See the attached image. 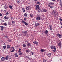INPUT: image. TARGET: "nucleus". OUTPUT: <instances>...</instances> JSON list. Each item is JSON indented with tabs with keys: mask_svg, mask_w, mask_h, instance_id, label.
<instances>
[{
	"mask_svg": "<svg viewBox=\"0 0 62 62\" xmlns=\"http://www.w3.org/2000/svg\"><path fill=\"white\" fill-rule=\"evenodd\" d=\"M41 19V18L39 16H37L36 18V20H38L39 21V20H40Z\"/></svg>",
	"mask_w": 62,
	"mask_h": 62,
	"instance_id": "f257e3e1",
	"label": "nucleus"
},
{
	"mask_svg": "<svg viewBox=\"0 0 62 62\" xmlns=\"http://www.w3.org/2000/svg\"><path fill=\"white\" fill-rule=\"evenodd\" d=\"M22 33L23 34H24V35H26V34L27 33V32L26 31H22Z\"/></svg>",
	"mask_w": 62,
	"mask_h": 62,
	"instance_id": "f03ea898",
	"label": "nucleus"
},
{
	"mask_svg": "<svg viewBox=\"0 0 62 62\" xmlns=\"http://www.w3.org/2000/svg\"><path fill=\"white\" fill-rule=\"evenodd\" d=\"M25 8L26 9L28 10L29 11L31 9V8L30 6H27Z\"/></svg>",
	"mask_w": 62,
	"mask_h": 62,
	"instance_id": "7ed1b4c3",
	"label": "nucleus"
},
{
	"mask_svg": "<svg viewBox=\"0 0 62 62\" xmlns=\"http://www.w3.org/2000/svg\"><path fill=\"white\" fill-rule=\"evenodd\" d=\"M36 8L35 9L36 10H38L39 8V5H37L36 6Z\"/></svg>",
	"mask_w": 62,
	"mask_h": 62,
	"instance_id": "20e7f679",
	"label": "nucleus"
},
{
	"mask_svg": "<svg viewBox=\"0 0 62 62\" xmlns=\"http://www.w3.org/2000/svg\"><path fill=\"white\" fill-rule=\"evenodd\" d=\"M5 57H2L1 58V60L3 62L5 61Z\"/></svg>",
	"mask_w": 62,
	"mask_h": 62,
	"instance_id": "39448f33",
	"label": "nucleus"
},
{
	"mask_svg": "<svg viewBox=\"0 0 62 62\" xmlns=\"http://www.w3.org/2000/svg\"><path fill=\"white\" fill-rule=\"evenodd\" d=\"M39 23H36L35 25V26H36V27L38 26H39Z\"/></svg>",
	"mask_w": 62,
	"mask_h": 62,
	"instance_id": "423d86ee",
	"label": "nucleus"
},
{
	"mask_svg": "<svg viewBox=\"0 0 62 62\" xmlns=\"http://www.w3.org/2000/svg\"><path fill=\"white\" fill-rule=\"evenodd\" d=\"M27 47H29L30 46H31V43H29L27 44Z\"/></svg>",
	"mask_w": 62,
	"mask_h": 62,
	"instance_id": "0eeeda50",
	"label": "nucleus"
},
{
	"mask_svg": "<svg viewBox=\"0 0 62 62\" xmlns=\"http://www.w3.org/2000/svg\"><path fill=\"white\" fill-rule=\"evenodd\" d=\"M51 54H51V53L48 54H47V56H48V57H50V56H51Z\"/></svg>",
	"mask_w": 62,
	"mask_h": 62,
	"instance_id": "6e6552de",
	"label": "nucleus"
},
{
	"mask_svg": "<svg viewBox=\"0 0 62 62\" xmlns=\"http://www.w3.org/2000/svg\"><path fill=\"white\" fill-rule=\"evenodd\" d=\"M58 35L59 37L60 38H61L62 37V35L61 34L60 35L58 33Z\"/></svg>",
	"mask_w": 62,
	"mask_h": 62,
	"instance_id": "1a4fd4ad",
	"label": "nucleus"
},
{
	"mask_svg": "<svg viewBox=\"0 0 62 62\" xmlns=\"http://www.w3.org/2000/svg\"><path fill=\"white\" fill-rule=\"evenodd\" d=\"M40 51L41 52H45V50L43 49H42L40 50Z\"/></svg>",
	"mask_w": 62,
	"mask_h": 62,
	"instance_id": "9d476101",
	"label": "nucleus"
},
{
	"mask_svg": "<svg viewBox=\"0 0 62 62\" xmlns=\"http://www.w3.org/2000/svg\"><path fill=\"white\" fill-rule=\"evenodd\" d=\"M58 45L59 46H60L61 45V42L60 41L58 44Z\"/></svg>",
	"mask_w": 62,
	"mask_h": 62,
	"instance_id": "9b49d317",
	"label": "nucleus"
},
{
	"mask_svg": "<svg viewBox=\"0 0 62 62\" xmlns=\"http://www.w3.org/2000/svg\"><path fill=\"white\" fill-rule=\"evenodd\" d=\"M48 31H47V30H46L44 32L45 34H48Z\"/></svg>",
	"mask_w": 62,
	"mask_h": 62,
	"instance_id": "f8f14e48",
	"label": "nucleus"
},
{
	"mask_svg": "<svg viewBox=\"0 0 62 62\" xmlns=\"http://www.w3.org/2000/svg\"><path fill=\"white\" fill-rule=\"evenodd\" d=\"M17 53H16L15 54V56L16 57H18V55H17Z\"/></svg>",
	"mask_w": 62,
	"mask_h": 62,
	"instance_id": "ddd939ff",
	"label": "nucleus"
},
{
	"mask_svg": "<svg viewBox=\"0 0 62 62\" xmlns=\"http://www.w3.org/2000/svg\"><path fill=\"white\" fill-rule=\"evenodd\" d=\"M1 31H3V30H4L3 29H4V27L1 26Z\"/></svg>",
	"mask_w": 62,
	"mask_h": 62,
	"instance_id": "4468645a",
	"label": "nucleus"
},
{
	"mask_svg": "<svg viewBox=\"0 0 62 62\" xmlns=\"http://www.w3.org/2000/svg\"><path fill=\"white\" fill-rule=\"evenodd\" d=\"M56 12H55V11H54V10H53L52 11V13L53 15H54V14Z\"/></svg>",
	"mask_w": 62,
	"mask_h": 62,
	"instance_id": "2eb2a0df",
	"label": "nucleus"
},
{
	"mask_svg": "<svg viewBox=\"0 0 62 62\" xmlns=\"http://www.w3.org/2000/svg\"><path fill=\"white\" fill-rule=\"evenodd\" d=\"M60 4L61 6H62V0L60 2Z\"/></svg>",
	"mask_w": 62,
	"mask_h": 62,
	"instance_id": "dca6fc26",
	"label": "nucleus"
},
{
	"mask_svg": "<svg viewBox=\"0 0 62 62\" xmlns=\"http://www.w3.org/2000/svg\"><path fill=\"white\" fill-rule=\"evenodd\" d=\"M7 49H9L10 48V45H7Z\"/></svg>",
	"mask_w": 62,
	"mask_h": 62,
	"instance_id": "f3484780",
	"label": "nucleus"
},
{
	"mask_svg": "<svg viewBox=\"0 0 62 62\" xmlns=\"http://www.w3.org/2000/svg\"><path fill=\"white\" fill-rule=\"evenodd\" d=\"M4 18L5 19H6V20H8V19H9L6 16L4 17Z\"/></svg>",
	"mask_w": 62,
	"mask_h": 62,
	"instance_id": "a211bd4d",
	"label": "nucleus"
},
{
	"mask_svg": "<svg viewBox=\"0 0 62 62\" xmlns=\"http://www.w3.org/2000/svg\"><path fill=\"white\" fill-rule=\"evenodd\" d=\"M5 59L6 60H8V55L6 56L5 57Z\"/></svg>",
	"mask_w": 62,
	"mask_h": 62,
	"instance_id": "6ab92c4d",
	"label": "nucleus"
},
{
	"mask_svg": "<svg viewBox=\"0 0 62 62\" xmlns=\"http://www.w3.org/2000/svg\"><path fill=\"white\" fill-rule=\"evenodd\" d=\"M54 46H51L50 47V48L51 49H54Z\"/></svg>",
	"mask_w": 62,
	"mask_h": 62,
	"instance_id": "aec40b11",
	"label": "nucleus"
},
{
	"mask_svg": "<svg viewBox=\"0 0 62 62\" xmlns=\"http://www.w3.org/2000/svg\"><path fill=\"white\" fill-rule=\"evenodd\" d=\"M43 11L44 12H47V10L45 9H44L43 10Z\"/></svg>",
	"mask_w": 62,
	"mask_h": 62,
	"instance_id": "412c9836",
	"label": "nucleus"
},
{
	"mask_svg": "<svg viewBox=\"0 0 62 62\" xmlns=\"http://www.w3.org/2000/svg\"><path fill=\"white\" fill-rule=\"evenodd\" d=\"M33 43L35 44H38V42H33Z\"/></svg>",
	"mask_w": 62,
	"mask_h": 62,
	"instance_id": "4be33fe9",
	"label": "nucleus"
},
{
	"mask_svg": "<svg viewBox=\"0 0 62 62\" xmlns=\"http://www.w3.org/2000/svg\"><path fill=\"white\" fill-rule=\"evenodd\" d=\"M24 15L25 17H27V14H26V13L24 14Z\"/></svg>",
	"mask_w": 62,
	"mask_h": 62,
	"instance_id": "5701e85b",
	"label": "nucleus"
},
{
	"mask_svg": "<svg viewBox=\"0 0 62 62\" xmlns=\"http://www.w3.org/2000/svg\"><path fill=\"white\" fill-rule=\"evenodd\" d=\"M38 12H42V11L41 9H39L38 10Z\"/></svg>",
	"mask_w": 62,
	"mask_h": 62,
	"instance_id": "b1692460",
	"label": "nucleus"
},
{
	"mask_svg": "<svg viewBox=\"0 0 62 62\" xmlns=\"http://www.w3.org/2000/svg\"><path fill=\"white\" fill-rule=\"evenodd\" d=\"M9 7L10 9H12V7L11 6V5L9 6Z\"/></svg>",
	"mask_w": 62,
	"mask_h": 62,
	"instance_id": "393cba45",
	"label": "nucleus"
},
{
	"mask_svg": "<svg viewBox=\"0 0 62 62\" xmlns=\"http://www.w3.org/2000/svg\"><path fill=\"white\" fill-rule=\"evenodd\" d=\"M23 47H26V45L25 44H23Z\"/></svg>",
	"mask_w": 62,
	"mask_h": 62,
	"instance_id": "a878e982",
	"label": "nucleus"
},
{
	"mask_svg": "<svg viewBox=\"0 0 62 62\" xmlns=\"http://www.w3.org/2000/svg\"><path fill=\"white\" fill-rule=\"evenodd\" d=\"M43 61L44 62H46V59H44L43 60Z\"/></svg>",
	"mask_w": 62,
	"mask_h": 62,
	"instance_id": "bb28decb",
	"label": "nucleus"
},
{
	"mask_svg": "<svg viewBox=\"0 0 62 62\" xmlns=\"http://www.w3.org/2000/svg\"><path fill=\"white\" fill-rule=\"evenodd\" d=\"M53 51L54 53H56V49H54L53 50Z\"/></svg>",
	"mask_w": 62,
	"mask_h": 62,
	"instance_id": "cd10ccee",
	"label": "nucleus"
},
{
	"mask_svg": "<svg viewBox=\"0 0 62 62\" xmlns=\"http://www.w3.org/2000/svg\"><path fill=\"white\" fill-rule=\"evenodd\" d=\"M4 8H5V9H7V6L6 5H5L4 6Z\"/></svg>",
	"mask_w": 62,
	"mask_h": 62,
	"instance_id": "c85d7f7f",
	"label": "nucleus"
},
{
	"mask_svg": "<svg viewBox=\"0 0 62 62\" xmlns=\"http://www.w3.org/2000/svg\"><path fill=\"white\" fill-rule=\"evenodd\" d=\"M3 49H6V46H3Z\"/></svg>",
	"mask_w": 62,
	"mask_h": 62,
	"instance_id": "c756f323",
	"label": "nucleus"
},
{
	"mask_svg": "<svg viewBox=\"0 0 62 62\" xmlns=\"http://www.w3.org/2000/svg\"><path fill=\"white\" fill-rule=\"evenodd\" d=\"M4 25H5V26H7V24L6 23H4Z\"/></svg>",
	"mask_w": 62,
	"mask_h": 62,
	"instance_id": "7c9ffc66",
	"label": "nucleus"
},
{
	"mask_svg": "<svg viewBox=\"0 0 62 62\" xmlns=\"http://www.w3.org/2000/svg\"><path fill=\"white\" fill-rule=\"evenodd\" d=\"M30 51H29V50H26V52L27 53H29Z\"/></svg>",
	"mask_w": 62,
	"mask_h": 62,
	"instance_id": "2f4dec72",
	"label": "nucleus"
},
{
	"mask_svg": "<svg viewBox=\"0 0 62 62\" xmlns=\"http://www.w3.org/2000/svg\"><path fill=\"white\" fill-rule=\"evenodd\" d=\"M24 24L26 25H28V23L26 22Z\"/></svg>",
	"mask_w": 62,
	"mask_h": 62,
	"instance_id": "473e14b6",
	"label": "nucleus"
},
{
	"mask_svg": "<svg viewBox=\"0 0 62 62\" xmlns=\"http://www.w3.org/2000/svg\"><path fill=\"white\" fill-rule=\"evenodd\" d=\"M37 4H38V5H40V3L39 2H37Z\"/></svg>",
	"mask_w": 62,
	"mask_h": 62,
	"instance_id": "72a5a7b5",
	"label": "nucleus"
},
{
	"mask_svg": "<svg viewBox=\"0 0 62 62\" xmlns=\"http://www.w3.org/2000/svg\"><path fill=\"white\" fill-rule=\"evenodd\" d=\"M31 55H33L34 54V52H31Z\"/></svg>",
	"mask_w": 62,
	"mask_h": 62,
	"instance_id": "f704fd0d",
	"label": "nucleus"
},
{
	"mask_svg": "<svg viewBox=\"0 0 62 62\" xmlns=\"http://www.w3.org/2000/svg\"><path fill=\"white\" fill-rule=\"evenodd\" d=\"M8 58L9 59H11L12 58L11 57V56H8Z\"/></svg>",
	"mask_w": 62,
	"mask_h": 62,
	"instance_id": "c9c22d12",
	"label": "nucleus"
},
{
	"mask_svg": "<svg viewBox=\"0 0 62 62\" xmlns=\"http://www.w3.org/2000/svg\"><path fill=\"white\" fill-rule=\"evenodd\" d=\"M30 15L31 17H33V16L32 14H30Z\"/></svg>",
	"mask_w": 62,
	"mask_h": 62,
	"instance_id": "e433bc0d",
	"label": "nucleus"
},
{
	"mask_svg": "<svg viewBox=\"0 0 62 62\" xmlns=\"http://www.w3.org/2000/svg\"><path fill=\"white\" fill-rule=\"evenodd\" d=\"M19 55H22V53L21 52L19 53Z\"/></svg>",
	"mask_w": 62,
	"mask_h": 62,
	"instance_id": "4c0bfd02",
	"label": "nucleus"
},
{
	"mask_svg": "<svg viewBox=\"0 0 62 62\" xmlns=\"http://www.w3.org/2000/svg\"><path fill=\"white\" fill-rule=\"evenodd\" d=\"M49 27H52V25H49Z\"/></svg>",
	"mask_w": 62,
	"mask_h": 62,
	"instance_id": "58836bf2",
	"label": "nucleus"
},
{
	"mask_svg": "<svg viewBox=\"0 0 62 62\" xmlns=\"http://www.w3.org/2000/svg\"><path fill=\"white\" fill-rule=\"evenodd\" d=\"M15 50V49H13L11 51V52H14V51Z\"/></svg>",
	"mask_w": 62,
	"mask_h": 62,
	"instance_id": "ea45409f",
	"label": "nucleus"
},
{
	"mask_svg": "<svg viewBox=\"0 0 62 62\" xmlns=\"http://www.w3.org/2000/svg\"><path fill=\"white\" fill-rule=\"evenodd\" d=\"M50 8H53V6H50Z\"/></svg>",
	"mask_w": 62,
	"mask_h": 62,
	"instance_id": "a19ab883",
	"label": "nucleus"
},
{
	"mask_svg": "<svg viewBox=\"0 0 62 62\" xmlns=\"http://www.w3.org/2000/svg\"><path fill=\"white\" fill-rule=\"evenodd\" d=\"M59 48L60 49L61 47V46H59Z\"/></svg>",
	"mask_w": 62,
	"mask_h": 62,
	"instance_id": "79ce46f5",
	"label": "nucleus"
},
{
	"mask_svg": "<svg viewBox=\"0 0 62 62\" xmlns=\"http://www.w3.org/2000/svg\"><path fill=\"white\" fill-rule=\"evenodd\" d=\"M11 23H9V22H8V25H10L11 24Z\"/></svg>",
	"mask_w": 62,
	"mask_h": 62,
	"instance_id": "37998d69",
	"label": "nucleus"
},
{
	"mask_svg": "<svg viewBox=\"0 0 62 62\" xmlns=\"http://www.w3.org/2000/svg\"><path fill=\"white\" fill-rule=\"evenodd\" d=\"M59 20L61 22V21H62V19H61V18L59 19Z\"/></svg>",
	"mask_w": 62,
	"mask_h": 62,
	"instance_id": "c03bdc74",
	"label": "nucleus"
},
{
	"mask_svg": "<svg viewBox=\"0 0 62 62\" xmlns=\"http://www.w3.org/2000/svg\"><path fill=\"white\" fill-rule=\"evenodd\" d=\"M25 22L24 21H22V23H25Z\"/></svg>",
	"mask_w": 62,
	"mask_h": 62,
	"instance_id": "a18cd8bd",
	"label": "nucleus"
},
{
	"mask_svg": "<svg viewBox=\"0 0 62 62\" xmlns=\"http://www.w3.org/2000/svg\"><path fill=\"white\" fill-rule=\"evenodd\" d=\"M12 23H15V22H14V21H12Z\"/></svg>",
	"mask_w": 62,
	"mask_h": 62,
	"instance_id": "49530a36",
	"label": "nucleus"
},
{
	"mask_svg": "<svg viewBox=\"0 0 62 62\" xmlns=\"http://www.w3.org/2000/svg\"><path fill=\"white\" fill-rule=\"evenodd\" d=\"M49 29H50V30H52V29H53L52 28V27H50Z\"/></svg>",
	"mask_w": 62,
	"mask_h": 62,
	"instance_id": "de8ad7c7",
	"label": "nucleus"
},
{
	"mask_svg": "<svg viewBox=\"0 0 62 62\" xmlns=\"http://www.w3.org/2000/svg\"><path fill=\"white\" fill-rule=\"evenodd\" d=\"M58 15V13H55V15L56 16V15Z\"/></svg>",
	"mask_w": 62,
	"mask_h": 62,
	"instance_id": "09e8293b",
	"label": "nucleus"
},
{
	"mask_svg": "<svg viewBox=\"0 0 62 62\" xmlns=\"http://www.w3.org/2000/svg\"><path fill=\"white\" fill-rule=\"evenodd\" d=\"M27 58H28V59H30V58L29 57H27Z\"/></svg>",
	"mask_w": 62,
	"mask_h": 62,
	"instance_id": "8fccbe9b",
	"label": "nucleus"
},
{
	"mask_svg": "<svg viewBox=\"0 0 62 62\" xmlns=\"http://www.w3.org/2000/svg\"><path fill=\"white\" fill-rule=\"evenodd\" d=\"M49 4H50V5H51L52 4V3L51 2L49 3Z\"/></svg>",
	"mask_w": 62,
	"mask_h": 62,
	"instance_id": "3c124183",
	"label": "nucleus"
},
{
	"mask_svg": "<svg viewBox=\"0 0 62 62\" xmlns=\"http://www.w3.org/2000/svg\"><path fill=\"white\" fill-rule=\"evenodd\" d=\"M7 15H8L9 14V13L8 12H7L6 13Z\"/></svg>",
	"mask_w": 62,
	"mask_h": 62,
	"instance_id": "603ef678",
	"label": "nucleus"
},
{
	"mask_svg": "<svg viewBox=\"0 0 62 62\" xmlns=\"http://www.w3.org/2000/svg\"><path fill=\"white\" fill-rule=\"evenodd\" d=\"M2 16V14L1 13H0V16Z\"/></svg>",
	"mask_w": 62,
	"mask_h": 62,
	"instance_id": "864d4df0",
	"label": "nucleus"
},
{
	"mask_svg": "<svg viewBox=\"0 0 62 62\" xmlns=\"http://www.w3.org/2000/svg\"><path fill=\"white\" fill-rule=\"evenodd\" d=\"M50 5L49 4L48 5V7H50L51 6V5Z\"/></svg>",
	"mask_w": 62,
	"mask_h": 62,
	"instance_id": "5fc2aeb1",
	"label": "nucleus"
},
{
	"mask_svg": "<svg viewBox=\"0 0 62 62\" xmlns=\"http://www.w3.org/2000/svg\"><path fill=\"white\" fill-rule=\"evenodd\" d=\"M25 10H24V9L23 10V12H25Z\"/></svg>",
	"mask_w": 62,
	"mask_h": 62,
	"instance_id": "6e6d98bb",
	"label": "nucleus"
},
{
	"mask_svg": "<svg viewBox=\"0 0 62 62\" xmlns=\"http://www.w3.org/2000/svg\"><path fill=\"white\" fill-rule=\"evenodd\" d=\"M1 42H3V40H1Z\"/></svg>",
	"mask_w": 62,
	"mask_h": 62,
	"instance_id": "4d7b16f0",
	"label": "nucleus"
},
{
	"mask_svg": "<svg viewBox=\"0 0 62 62\" xmlns=\"http://www.w3.org/2000/svg\"><path fill=\"white\" fill-rule=\"evenodd\" d=\"M22 10H24V9L23 8H22Z\"/></svg>",
	"mask_w": 62,
	"mask_h": 62,
	"instance_id": "13d9d810",
	"label": "nucleus"
},
{
	"mask_svg": "<svg viewBox=\"0 0 62 62\" xmlns=\"http://www.w3.org/2000/svg\"><path fill=\"white\" fill-rule=\"evenodd\" d=\"M21 52V51L20 50H19L18 51V52L19 53H20V52Z\"/></svg>",
	"mask_w": 62,
	"mask_h": 62,
	"instance_id": "bf43d9fd",
	"label": "nucleus"
},
{
	"mask_svg": "<svg viewBox=\"0 0 62 62\" xmlns=\"http://www.w3.org/2000/svg\"><path fill=\"white\" fill-rule=\"evenodd\" d=\"M8 41L9 42H11V40H8Z\"/></svg>",
	"mask_w": 62,
	"mask_h": 62,
	"instance_id": "052dcab7",
	"label": "nucleus"
},
{
	"mask_svg": "<svg viewBox=\"0 0 62 62\" xmlns=\"http://www.w3.org/2000/svg\"><path fill=\"white\" fill-rule=\"evenodd\" d=\"M54 49H55V50H56V48L54 47Z\"/></svg>",
	"mask_w": 62,
	"mask_h": 62,
	"instance_id": "680f3d73",
	"label": "nucleus"
},
{
	"mask_svg": "<svg viewBox=\"0 0 62 62\" xmlns=\"http://www.w3.org/2000/svg\"><path fill=\"white\" fill-rule=\"evenodd\" d=\"M24 20H26V18H24Z\"/></svg>",
	"mask_w": 62,
	"mask_h": 62,
	"instance_id": "e2e57ef3",
	"label": "nucleus"
},
{
	"mask_svg": "<svg viewBox=\"0 0 62 62\" xmlns=\"http://www.w3.org/2000/svg\"><path fill=\"white\" fill-rule=\"evenodd\" d=\"M21 48H19V50L21 51Z\"/></svg>",
	"mask_w": 62,
	"mask_h": 62,
	"instance_id": "0e129e2a",
	"label": "nucleus"
},
{
	"mask_svg": "<svg viewBox=\"0 0 62 62\" xmlns=\"http://www.w3.org/2000/svg\"><path fill=\"white\" fill-rule=\"evenodd\" d=\"M12 49H14V48L12 47Z\"/></svg>",
	"mask_w": 62,
	"mask_h": 62,
	"instance_id": "69168bd1",
	"label": "nucleus"
},
{
	"mask_svg": "<svg viewBox=\"0 0 62 62\" xmlns=\"http://www.w3.org/2000/svg\"><path fill=\"white\" fill-rule=\"evenodd\" d=\"M4 11H6V10H4Z\"/></svg>",
	"mask_w": 62,
	"mask_h": 62,
	"instance_id": "338daca9",
	"label": "nucleus"
},
{
	"mask_svg": "<svg viewBox=\"0 0 62 62\" xmlns=\"http://www.w3.org/2000/svg\"><path fill=\"white\" fill-rule=\"evenodd\" d=\"M61 25H62V23H61Z\"/></svg>",
	"mask_w": 62,
	"mask_h": 62,
	"instance_id": "774afa93",
	"label": "nucleus"
}]
</instances>
